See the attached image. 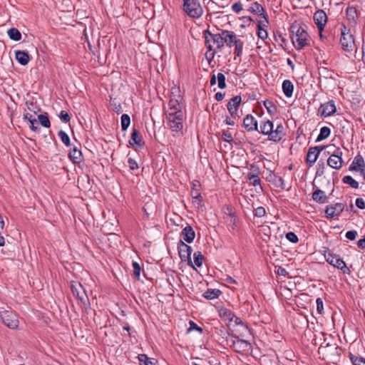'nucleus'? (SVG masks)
Instances as JSON below:
<instances>
[{
	"instance_id": "f257e3e1",
	"label": "nucleus",
	"mask_w": 365,
	"mask_h": 365,
	"mask_svg": "<svg viewBox=\"0 0 365 365\" xmlns=\"http://www.w3.org/2000/svg\"><path fill=\"white\" fill-rule=\"evenodd\" d=\"M259 133L268 135V139L271 141L278 142L285 135L284 128L282 124H278L274 129L273 123L269 120H262L259 124Z\"/></svg>"
},
{
	"instance_id": "f03ea898",
	"label": "nucleus",
	"mask_w": 365,
	"mask_h": 365,
	"mask_svg": "<svg viewBox=\"0 0 365 365\" xmlns=\"http://www.w3.org/2000/svg\"><path fill=\"white\" fill-rule=\"evenodd\" d=\"M290 37L297 50L303 48L308 44V34L301 24L294 22L289 28Z\"/></svg>"
},
{
	"instance_id": "7ed1b4c3",
	"label": "nucleus",
	"mask_w": 365,
	"mask_h": 365,
	"mask_svg": "<svg viewBox=\"0 0 365 365\" xmlns=\"http://www.w3.org/2000/svg\"><path fill=\"white\" fill-rule=\"evenodd\" d=\"M341 349L337 346V344H321L318 352L324 359H329L333 363L339 361L341 355Z\"/></svg>"
},
{
	"instance_id": "20e7f679",
	"label": "nucleus",
	"mask_w": 365,
	"mask_h": 365,
	"mask_svg": "<svg viewBox=\"0 0 365 365\" xmlns=\"http://www.w3.org/2000/svg\"><path fill=\"white\" fill-rule=\"evenodd\" d=\"M180 88H172L171 95L169 101V110L168 113H182V97L180 94Z\"/></svg>"
},
{
	"instance_id": "39448f33",
	"label": "nucleus",
	"mask_w": 365,
	"mask_h": 365,
	"mask_svg": "<svg viewBox=\"0 0 365 365\" xmlns=\"http://www.w3.org/2000/svg\"><path fill=\"white\" fill-rule=\"evenodd\" d=\"M183 11L193 19H198L203 14V9L198 0H183Z\"/></svg>"
},
{
	"instance_id": "423d86ee",
	"label": "nucleus",
	"mask_w": 365,
	"mask_h": 365,
	"mask_svg": "<svg viewBox=\"0 0 365 365\" xmlns=\"http://www.w3.org/2000/svg\"><path fill=\"white\" fill-rule=\"evenodd\" d=\"M324 255L329 264L341 270L344 274H350V269L339 255L333 254L329 249L324 251Z\"/></svg>"
},
{
	"instance_id": "0eeeda50",
	"label": "nucleus",
	"mask_w": 365,
	"mask_h": 365,
	"mask_svg": "<svg viewBox=\"0 0 365 365\" xmlns=\"http://www.w3.org/2000/svg\"><path fill=\"white\" fill-rule=\"evenodd\" d=\"M71 289L73 295L78 299V303L86 307L89 305V299L82 284L79 282H72Z\"/></svg>"
},
{
	"instance_id": "6e6552de",
	"label": "nucleus",
	"mask_w": 365,
	"mask_h": 365,
	"mask_svg": "<svg viewBox=\"0 0 365 365\" xmlns=\"http://www.w3.org/2000/svg\"><path fill=\"white\" fill-rule=\"evenodd\" d=\"M167 119L172 131L182 133L183 128V113H168Z\"/></svg>"
},
{
	"instance_id": "1a4fd4ad",
	"label": "nucleus",
	"mask_w": 365,
	"mask_h": 365,
	"mask_svg": "<svg viewBox=\"0 0 365 365\" xmlns=\"http://www.w3.org/2000/svg\"><path fill=\"white\" fill-rule=\"evenodd\" d=\"M217 30L220 31V32L217 34H214L211 32L209 29H206L203 31V35L205 37V45H208L209 43L212 44V43H215L217 46V50L221 51L222 48H223V36L222 35V29L217 28Z\"/></svg>"
},
{
	"instance_id": "9d476101",
	"label": "nucleus",
	"mask_w": 365,
	"mask_h": 365,
	"mask_svg": "<svg viewBox=\"0 0 365 365\" xmlns=\"http://www.w3.org/2000/svg\"><path fill=\"white\" fill-rule=\"evenodd\" d=\"M0 319L5 326L10 329H16L19 327L18 317L11 310L1 311Z\"/></svg>"
},
{
	"instance_id": "9b49d317",
	"label": "nucleus",
	"mask_w": 365,
	"mask_h": 365,
	"mask_svg": "<svg viewBox=\"0 0 365 365\" xmlns=\"http://www.w3.org/2000/svg\"><path fill=\"white\" fill-rule=\"evenodd\" d=\"M340 43L343 50L349 52L351 51L355 46L353 35L345 26L341 29Z\"/></svg>"
},
{
	"instance_id": "f8f14e48",
	"label": "nucleus",
	"mask_w": 365,
	"mask_h": 365,
	"mask_svg": "<svg viewBox=\"0 0 365 365\" xmlns=\"http://www.w3.org/2000/svg\"><path fill=\"white\" fill-rule=\"evenodd\" d=\"M178 250L182 262H187L190 266L194 267L191 260L192 247L180 240L178 243Z\"/></svg>"
},
{
	"instance_id": "ddd939ff",
	"label": "nucleus",
	"mask_w": 365,
	"mask_h": 365,
	"mask_svg": "<svg viewBox=\"0 0 365 365\" xmlns=\"http://www.w3.org/2000/svg\"><path fill=\"white\" fill-rule=\"evenodd\" d=\"M344 210V205L341 202H336L335 204H331L326 207L325 215L328 219L338 217Z\"/></svg>"
},
{
	"instance_id": "4468645a",
	"label": "nucleus",
	"mask_w": 365,
	"mask_h": 365,
	"mask_svg": "<svg viewBox=\"0 0 365 365\" xmlns=\"http://www.w3.org/2000/svg\"><path fill=\"white\" fill-rule=\"evenodd\" d=\"M325 148L326 146L322 145L311 147L309 148L306 161L309 167L312 166L315 163L320 152L322 151Z\"/></svg>"
},
{
	"instance_id": "2eb2a0df",
	"label": "nucleus",
	"mask_w": 365,
	"mask_h": 365,
	"mask_svg": "<svg viewBox=\"0 0 365 365\" xmlns=\"http://www.w3.org/2000/svg\"><path fill=\"white\" fill-rule=\"evenodd\" d=\"M336 110V108L334 101H329L322 104L319 108V113L324 118L333 115Z\"/></svg>"
},
{
	"instance_id": "dca6fc26",
	"label": "nucleus",
	"mask_w": 365,
	"mask_h": 365,
	"mask_svg": "<svg viewBox=\"0 0 365 365\" xmlns=\"http://www.w3.org/2000/svg\"><path fill=\"white\" fill-rule=\"evenodd\" d=\"M314 20L319 31H322L327 21L326 13L322 10H317L314 14Z\"/></svg>"
},
{
	"instance_id": "f3484780",
	"label": "nucleus",
	"mask_w": 365,
	"mask_h": 365,
	"mask_svg": "<svg viewBox=\"0 0 365 365\" xmlns=\"http://www.w3.org/2000/svg\"><path fill=\"white\" fill-rule=\"evenodd\" d=\"M242 101L240 96H236L232 98L227 105V110L232 118L237 115L238 107Z\"/></svg>"
},
{
	"instance_id": "a211bd4d",
	"label": "nucleus",
	"mask_w": 365,
	"mask_h": 365,
	"mask_svg": "<svg viewBox=\"0 0 365 365\" xmlns=\"http://www.w3.org/2000/svg\"><path fill=\"white\" fill-rule=\"evenodd\" d=\"M243 126L248 132L258 130L257 121L255 117L250 114L247 115L244 118Z\"/></svg>"
},
{
	"instance_id": "6ab92c4d",
	"label": "nucleus",
	"mask_w": 365,
	"mask_h": 365,
	"mask_svg": "<svg viewBox=\"0 0 365 365\" xmlns=\"http://www.w3.org/2000/svg\"><path fill=\"white\" fill-rule=\"evenodd\" d=\"M222 35L223 36L222 41L223 46L225 44L229 48H231L234 46V41L237 39V35L232 31L229 30H222Z\"/></svg>"
},
{
	"instance_id": "aec40b11",
	"label": "nucleus",
	"mask_w": 365,
	"mask_h": 365,
	"mask_svg": "<svg viewBox=\"0 0 365 365\" xmlns=\"http://www.w3.org/2000/svg\"><path fill=\"white\" fill-rule=\"evenodd\" d=\"M251 170H252L253 172L249 173L247 174V180L250 181V185H252L255 187L259 185L260 182H261V180L258 176V175L259 173V167L252 165Z\"/></svg>"
},
{
	"instance_id": "412c9836",
	"label": "nucleus",
	"mask_w": 365,
	"mask_h": 365,
	"mask_svg": "<svg viewBox=\"0 0 365 365\" xmlns=\"http://www.w3.org/2000/svg\"><path fill=\"white\" fill-rule=\"evenodd\" d=\"M180 237L183 242L191 243L195 237V232L190 225H187L182 229Z\"/></svg>"
},
{
	"instance_id": "4be33fe9",
	"label": "nucleus",
	"mask_w": 365,
	"mask_h": 365,
	"mask_svg": "<svg viewBox=\"0 0 365 365\" xmlns=\"http://www.w3.org/2000/svg\"><path fill=\"white\" fill-rule=\"evenodd\" d=\"M247 10L252 14H258L264 19H265V18H267V15L263 6L257 1L252 3V4L247 7Z\"/></svg>"
},
{
	"instance_id": "5701e85b",
	"label": "nucleus",
	"mask_w": 365,
	"mask_h": 365,
	"mask_svg": "<svg viewBox=\"0 0 365 365\" xmlns=\"http://www.w3.org/2000/svg\"><path fill=\"white\" fill-rule=\"evenodd\" d=\"M232 346L239 352L250 353L255 357L257 355V353L253 350L252 344H232Z\"/></svg>"
},
{
	"instance_id": "b1692460",
	"label": "nucleus",
	"mask_w": 365,
	"mask_h": 365,
	"mask_svg": "<svg viewBox=\"0 0 365 365\" xmlns=\"http://www.w3.org/2000/svg\"><path fill=\"white\" fill-rule=\"evenodd\" d=\"M68 157L74 164H79L83 160L81 150L76 146L71 149Z\"/></svg>"
},
{
	"instance_id": "393cba45",
	"label": "nucleus",
	"mask_w": 365,
	"mask_h": 365,
	"mask_svg": "<svg viewBox=\"0 0 365 365\" xmlns=\"http://www.w3.org/2000/svg\"><path fill=\"white\" fill-rule=\"evenodd\" d=\"M365 166V162L363 156L358 154L350 165L349 170L350 171H359Z\"/></svg>"
},
{
	"instance_id": "a878e982",
	"label": "nucleus",
	"mask_w": 365,
	"mask_h": 365,
	"mask_svg": "<svg viewBox=\"0 0 365 365\" xmlns=\"http://www.w3.org/2000/svg\"><path fill=\"white\" fill-rule=\"evenodd\" d=\"M328 198L329 197L325 195L324 192L319 187H317L312 193L313 200L320 204L327 202Z\"/></svg>"
},
{
	"instance_id": "bb28decb",
	"label": "nucleus",
	"mask_w": 365,
	"mask_h": 365,
	"mask_svg": "<svg viewBox=\"0 0 365 365\" xmlns=\"http://www.w3.org/2000/svg\"><path fill=\"white\" fill-rule=\"evenodd\" d=\"M129 143L133 148L135 147V145L140 148L144 144L143 143L141 135H140L138 130L135 128L133 129Z\"/></svg>"
},
{
	"instance_id": "cd10ccee",
	"label": "nucleus",
	"mask_w": 365,
	"mask_h": 365,
	"mask_svg": "<svg viewBox=\"0 0 365 365\" xmlns=\"http://www.w3.org/2000/svg\"><path fill=\"white\" fill-rule=\"evenodd\" d=\"M269 24L267 18L262 21H259L257 23V36L259 38L264 40L268 37L267 31L264 29V26H267Z\"/></svg>"
},
{
	"instance_id": "c85d7f7f",
	"label": "nucleus",
	"mask_w": 365,
	"mask_h": 365,
	"mask_svg": "<svg viewBox=\"0 0 365 365\" xmlns=\"http://www.w3.org/2000/svg\"><path fill=\"white\" fill-rule=\"evenodd\" d=\"M15 57L16 61L22 66H26L30 61V57L28 52L24 51H16Z\"/></svg>"
},
{
	"instance_id": "c756f323",
	"label": "nucleus",
	"mask_w": 365,
	"mask_h": 365,
	"mask_svg": "<svg viewBox=\"0 0 365 365\" xmlns=\"http://www.w3.org/2000/svg\"><path fill=\"white\" fill-rule=\"evenodd\" d=\"M343 159L336 158V156L330 155L327 160V164L331 168L339 170L342 167L343 165Z\"/></svg>"
},
{
	"instance_id": "7c9ffc66",
	"label": "nucleus",
	"mask_w": 365,
	"mask_h": 365,
	"mask_svg": "<svg viewBox=\"0 0 365 365\" xmlns=\"http://www.w3.org/2000/svg\"><path fill=\"white\" fill-rule=\"evenodd\" d=\"M282 91L286 97L290 98L293 95L294 85L289 80H284L282 83Z\"/></svg>"
},
{
	"instance_id": "2f4dec72",
	"label": "nucleus",
	"mask_w": 365,
	"mask_h": 365,
	"mask_svg": "<svg viewBox=\"0 0 365 365\" xmlns=\"http://www.w3.org/2000/svg\"><path fill=\"white\" fill-rule=\"evenodd\" d=\"M219 315L221 318L230 322H232L235 317V314L230 309L225 307H222L219 310Z\"/></svg>"
},
{
	"instance_id": "473e14b6",
	"label": "nucleus",
	"mask_w": 365,
	"mask_h": 365,
	"mask_svg": "<svg viewBox=\"0 0 365 365\" xmlns=\"http://www.w3.org/2000/svg\"><path fill=\"white\" fill-rule=\"evenodd\" d=\"M222 292L217 289H208L205 291L202 296L207 299H214L219 297Z\"/></svg>"
},
{
	"instance_id": "72a5a7b5",
	"label": "nucleus",
	"mask_w": 365,
	"mask_h": 365,
	"mask_svg": "<svg viewBox=\"0 0 365 365\" xmlns=\"http://www.w3.org/2000/svg\"><path fill=\"white\" fill-rule=\"evenodd\" d=\"M243 41L240 38H237L235 41H234L235 51L234 53L235 55L234 59L236 60L237 57H240L242 54L243 50Z\"/></svg>"
},
{
	"instance_id": "f704fd0d",
	"label": "nucleus",
	"mask_w": 365,
	"mask_h": 365,
	"mask_svg": "<svg viewBox=\"0 0 365 365\" xmlns=\"http://www.w3.org/2000/svg\"><path fill=\"white\" fill-rule=\"evenodd\" d=\"M7 34L9 38L15 41H20L21 39V32L16 28H11L8 30Z\"/></svg>"
},
{
	"instance_id": "c9c22d12",
	"label": "nucleus",
	"mask_w": 365,
	"mask_h": 365,
	"mask_svg": "<svg viewBox=\"0 0 365 365\" xmlns=\"http://www.w3.org/2000/svg\"><path fill=\"white\" fill-rule=\"evenodd\" d=\"M205 46L207 48V51L205 53V58L208 63H210L216 54L217 50L213 48V46L211 43L205 45Z\"/></svg>"
},
{
	"instance_id": "e433bc0d",
	"label": "nucleus",
	"mask_w": 365,
	"mask_h": 365,
	"mask_svg": "<svg viewBox=\"0 0 365 365\" xmlns=\"http://www.w3.org/2000/svg\"><path fill=\"white\" fill-rule=\"evenodd\" d=\"M138 358L140 365H155V359L149 358L146 354H139Z\"/></svg>"
},
{
	"instance_id": "4c0bfd02",
	"label": "nucleus",
	"mask_w": 365,
	"mask_h": 365,
	"mask_svg": "<svg viewBox=\"0 0 365 365\" xmlns=\"http://www.w3.org/2000/svg\"><path fill=\"white\" fill-rule=\"evenodd\" d=\"M331 133V130L327 126H324L321 128L320 133L317 138V142H320L324 139H327Z\"/></svg>"
},
{
	"instance_id": "58836bf2",
	"label": "nucleus",
	"mask_w": 365,
	"mask_h": 365,
	"mask_svg": "<svg viewBox=\"0 0 365 365\" xmlns=\"http://www.w3.org/2000/svg\"><path fill=\"white\" fill-rule=\"evenodd\" d=\"M349 356L353 365H365V358L357 356L352 353H349Z\"/></svg>"
},
{
	"instance_id": "ea45409f",
	"label": "nucleus",
	"mask_w": 365,
	"mask_h": 365,
	"mask_svg": "<svg viewBox=\"0 0 365 365\" xmlns=\"http://www.w3.org/2000/svg\"><path fill=\"white\" fill-rule=\"evenodd\" d=\"M342 182L344 184L349 185L352 188L356 189L359 187V182L355 180L351 175H346L342 178Z\"/></svg>"
},
{
	"instance_id": "a19ab883",
	"label": "nucleus",
	"mask_w": 365,
	"mask_h": 365,
	"mask_svg": "<svg viewBox=\"0 0 365 365\" xmlns=\"http://www.w3.org/2000/svg\"><path fill=\"white\" fill-rule=\"evenodd\" d=\"M38 119L39 120L40 124L44 128H50L51 122L49 120L48 116L47 113L40 114L38 115Z\"/></svg>"
},
{
	"instance_id": "79ce46f5",
	"label": "nucleus",
	"mask_w": 365,
	"mask_h": 365,
	"mask_svg": "<svg viewBox=\"0 0 365 365\" xmlns=\"http://www.w3.org/2000/svg\"><path fill=\"white\" fill-rule=\"evenodd\" d=\"M347 19L355 21L358 18L356 9L353 6H349L346 10Z\"/></svg>"
},
{
	"instance_id": "37998d69",
	"label": "nucleus",
	"mask_w": 365,
	"mask_h": 365,
	"mask_svg": "<svg viewBox=\"0 0 365 365\" xmlns=\"http://www.w3.org/2000/svg\"><path fill=\"white\" fill-rule=\"evenodd\" d=\"M58 136L60 138L61 140L66 146L71 145L70 138L65 131L62 130H59L58 133Z\"/></svg>"
},
{
	"instance_id": "c03bdc74",
	"label": "nucleus",
	"mask_w": 365,
	"mask_h": 365,
	"mask_svg": "<svg viewBox=\"0 0 365 365\" xmlns=\"http://www.w3.org/2000/svg\"><path fill=\"white\" fill-rule=\"evenodd\" d=\"M189 327L187 329L186 333L189 334L193 331H197L200 334H202L203 329L200 327H199L196 323L193 321L189 322Z\"/></svg>"
},
{
	"instance_id": "a18cd8bd",
	"label": "nucleus",
	"mask_w": 365,
	"mask_h": 365,
	"mask_svg": "<svg viewBox=\"0 0 365 365\" xmlns=\"http://www.w3.org/2000/svg\"><path fill=\"white\" fill-rule=\"evenodd\" d=\"M130 124V118L128 114H123L121 116V128L123 130L128 129Z\"/></svg>"
},
{
	"instance_id": "49530a36",
	"label": "nucleus",
	"mask_w": 365,
	"mask_h": 365,
	"mask_svg": "<svg viewBox=\"0 0 365 365\" xmlns=\"http://www.w3.org/2000/svg\"><path fill=\"white\" fill-rule=\"evenodd\" d=\"M193 257L195 264L197 267H200L202 264L204 256L202 255L200 252H196L193 254Z\"/></svg>"
},
{
	"instance_id": "de8ad7c7",
	"label": "nucleus",
	"mask_w": 365,
	"mask_h": 365,
	"mask_svg": "<svg viewBox=\"0 0 365 365\" xmlns=\"http://www.w3.org/2000/svg\"><path fill=\"white\" fill-rule=\"evenodd\" d=\"M217 78L218 88L220 89L225 88L227 85H226V82H225L226 78H225V75L222 73H218L217 75Z\"/></svg>"
},
{
	"instance_id": "09e8293b",
	"label": "nucleus",
	"mask_w": 365,
	"mask_h": 365,
	"mask_svg": "<svg viewBox=\"0 0 365 365\" xmlns=\"http://www.w3.org/2000/svg\"><path fill=\"white\" fill-rule=\"evenodd\" d=\"M274 184L277 187H280L282 189L285 188V183L284 179L278 175H274V180H273Z\"/></svg>"
},
{
	"instance_id": "8fccbe9b",
	"label": "nucleus",
	"mask_w": 365,
	"mask_h": 365,
	"mask_svg": "<svg viewBox=\"0 0 365 365\" xmlns=\"http://www.w3.org/2000/svg\"><path fill=\"white\" fill-rule=\"evenodd\" d=\"M133 277L136 279H140V271H141V267L139 264L138 262H133Z\"/></svg>"
},
{
	"instance_id": "3c124183",
	"label": "nucleus",
	"mask_w": 365,
	"mask_h": 365,
	"mask_svg": "<svg viewBox=\"0 0 365 365\" xmlns=\"http://www.w3.org/2000/svg\"><path fill=\"white\" fill-rule=\"evenodd\" d=\"M264 106L267 108L268 113L270 114L274 113L277 110L275 105L271 101H264Z\"/></svg>"
},
{
	"instance_id": "603ef678",
	"label": "nucleus",
	"mask_w": 365,
	"mask_h": 365,
	"mask_svg": "<svg viewBox=\"0 0 365 365\" xmlns=\"http://www.w3.org/2000/svg\"><path fill=\"white\" fill-rule=\"evenodd\" d=\"M333 73L332 71L329 70L327 68L324 66H320L319 68V74L320 76H324V78H331V73Z\"/></svg>"
},
{
	"instance_id": "864d4df0",
	"label": "nucleus",
	"mask_w": 365,
	"mask_h": 365,
	"mask_svg": "<svg viewBox=\"0 0 365 365\" xmlns=\"http://www.w3.org/2000/svg\"><path fill=\"white\" fill-rule=\"evenodd\" d=\"M265 214H266V211H265L264 207H261V206L258 207L257 208H255L253 210V215L255 217H262L264 216Z\"/></svg>"
},
{
	"instance_id": "5fc2aeb1",
	"label": "nucleus",
	"mask_w": 365,
	"mask_h": 365,
	"mask_svg": "<svg viewBox=\"0 0 365 365\" xmlns=\"http://www.w3.org/2000/svg\"><path fill=\"white\" fill-rule=\"evenodd\" d=\"M286 238L292 243H297L299 241L297 235L293 232H287L286 234Z\"/></svg>"
},
{
	"instance_id": "6e6d98bb",
	"label": "nucleus",
	"mask_w": 365,
	"mask_h": 365,
	"mask_svg": "<svg viewBox=\"0 0 365 365\" xmlns=\"http://www.w3.org/2000/svg\"><path fill=\"white\" fill-rule=\"evenodd\" d=\"M59 118L62 122L66 123H68L71 120V117H70L69 114L66 110L61 111V113L59 114Z\"/></svg>"
},
{
	"instance_id": "4d7b16f0",
	"label": "nucleus",
	"mask_w": 365,
	"mask_h": 365,
	"mask_svg": "<svg viewBox=\"0 0 365 365\" xmlns=\"http://www.w3.org/2000/svg\"><path fill=\"white\" fill-rule=\"evenodd\" d=\"M222 138L224 141L231 143L233 140L232 134L227 130H223L222 133Z\"/></svg>"
},
{
	"instance_id": "13d9d810",
	"label": "nucleus",
	"mask_w": 365,
	"mask_h": 365,
	"mask_svg": "<svg viewBox=\"0 0 365 365\" xmlns=\"http://www.w3.org/2000/svg\"><path fill=\"white\" fill-rule=\"evenodd\" d=\"M317 303V311L319 314H322L324 312V304L323 301L321 298H317L316 300Z\"/></svg>"
},
{
	"instance_id": "bf43d9fd",
	"label": "nucleus",
	"mask_w": 365,
	"mask_h": 365,
	"mask_svg": "<svg viewBox=\"0 0 365 365\" xmlns=\"http://www.w3.org/2000/svg\"><path fill=\"white\" fill-rule=\"evenodd\" d=\"M128 164L129 168L131 170H135L138 169V163L134 159H133L131 158H129L128 159Z\"/></svg>"
},
{
	"instance_id": "052dcab7",
	"label": "nucleus",
	"mask_w": 365,
	"mask_h": 365,
	"mask_svg": "<svg viewBox=\"0 0 365 365\" xmlns=\"http://www.w3.org/2000/svg\"><path fill=\"white\" fill-rule=\"evenodd\" d=\"M232 9L234 12L238 14L243 9L242 4L240 1L236 2L232 6Z\"/></svg>"
},
{
	"instance_id": "680f3d73",
	"label": "nucleus",
	"mask_w": 365,
	"mask_h": 365,
	"mask_svg": "<svg viewBox=\"0 0 365 365\" xmlns=\"http://www.w3.org/2000/svg\"><path fill=\"white\" fill-rule=\"evenodd\" d=\"M357 236V232L355 230H350L346 232V237L349 240H354Z\"/></svg>"
},
{
	"instance_id": "e2e57ef3",
	"label": "nucleus",
	"mask_w": 365,
	"mask_h": 365,
	"mask_svg": "<svg viewBox=\"0 0 365 365\" xmlns=\"http://www.w3.org/2000/svg\"><path fill=\"white\" fill-rule=\"evenodd\" d=\"M29 123V128L31 130L37 131L39 130V128L37 125L36 119L34 118L33 120H30Z\"/></svg>"
},
{
	"instance_id": "0e129e2a",
	"label": "nucleus",
	"mask_w": 365,
	"mask_h": 365,
	"mask_svg": "<svg viewBox=\"0 0 365 365\" xmlns=\"http://www.w3.org/2000/svg\"><path fill=\"white\" fill-rule=\"evenodd\" d=\"M355 203L358 208L361 210L365 209V202L362 198H356Z\"/></svg>"
},
{
	"instance_id": "69168bd1",
	"label": "nucleus",
	"mask_w": 365,
	"mask_h": 365,
	"mask_svg": "<svg viewBox=\"0 0 365 365\" xmlns=\"http://www.w3.org/2000/svg\"><path fill=\"white\" fill-rule=\"evenodd\" d=\"M276 274L280 276L285 277L288 274L287 271L282 267H277V270L275 271Z\"/></svg>"
},
{
	"instance_id": "338daca9",
	"label": "nucleus",
	"mask_w": 365,
	"mask_h": 365,
	"mask_svg": "<svg viewBox=\"0 0 365 365\" xmlns=\"http://www.w3.org/2000/svg\"><path fill=\"white\" fill-rule=\"evenodd\" d=\"M111 106L113 110L117 113H120L123 111L122 106L120 103H112Z\"/></svg>"
},
{
	"instance_id": "774afa93",
	"label": "nucleus",
	"mask_w": 365,
	"mask_h": 365,
	"mask_svg": "<svg viewBox=\"0 0 365 365\" xmlns=\"http://www.w3.org/2000/svg\"><path fill=\"white\" fill-rule=\"evenodd\" d=\"M357 245L359 248L361 249H365V235H364V237L362 238V239H360L358 242H357Z\"/></svg>"
}]
</instances>
